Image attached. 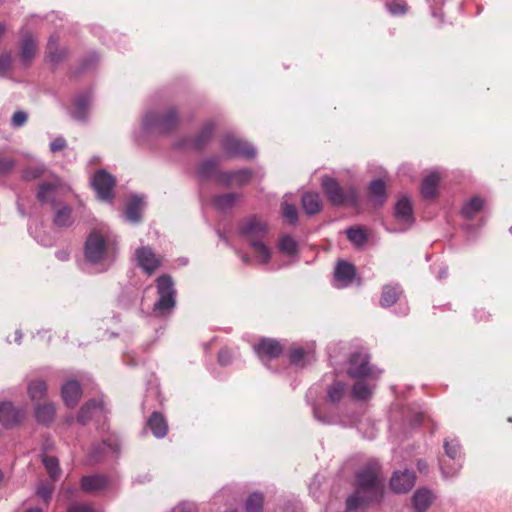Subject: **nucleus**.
<instances>
[{"label": "nucleus", "mask_w": 512, "mask_h": 512, "mask_svg": "<svg viewBox=\"0 0 512 512\" xmlns=\"http://www.w3.org/2000/svg\"><path fill=\"white\" fill-rule=\"evenodd\" d=\"M137 265L147 274L152 275L162 264V258L157 256L148 246L136 249Z\"/></svg>", "instance_id": "nucleus-12"}, {"label": "nucleus", "mask_w": 512, "mask_h": 512, "mask_svg": "<svg viewBox=\"0 0 512 512\" xmlns=\"http://www.w3.org/2000/svg\"><path fill=\"white\" fill-rule=\"evenodd\" d=\"M483 207L484 200L479 196H474L463 205L461 215L466 219H472Z\"/></svg>", "instance_id": "nucleus-32"}, {"label": "nucleus", "mask_w": 512, "mask_h": 512, "mask_svg": "<svg viewBox=\"0 0 512 512\" xmlns=\"http://www.w3.org/2000/svg\"><path fill=\"white\" fill-rule=\"evenodd\" d=\"M37 45L31 35L23 38L21 43V58L25 63H29L35 56Z\"/></svg>", "instance_id": "nucleus-36"}, {"label": "nucleus", "mask_w": 512, "mask_h": 512, "mask_svg": "<svg viewBox=\"0 0 512 512\" xmlns=\"http://www.w3.org/2000/svg\"><path fill=\"white\" fill-rule=\"evenodd\" d=\"M283 217L291 225H295L298 221V211L293 204H289L286 201L283 202Z\"/></svg>", "instance_id": "nucleus-47"}, {"label": "nucleus", "mask_w": 512, "mask_h": 512, "mask_svg": "<svg viewBox=\"0 0 512 512\" xmlns=\"http://www.w3.org/2000/svg\"><path fill=\"white\" fill-rule=\"evenodd\" d=\"M25 417L23 409L15 408L10 402H3L0 404V423L10 428L18 425Z\"/></svg>", "instance_id": "nucleus-15"}, {"label": "nucleus", "mask_w": 512, "mask_h": 512, "mask_svg": "<svg viewBox=\"0 0 512 512\" xmlns=\"http://www.w3.org/2000/svg\"><path fill=\"white\" fill-rule=\"evenodd\" d=\"M21 338H22L21 332L20 331H16V339H15V341L20 344L21 343Z\"/></svg>", "instance_id": "nucleus-61"}, {"label": "nucleus", "mask_w": 512, "mask_h": 512, "mask_svg": "<svg viewBox=\"0 0 512 512\" xmlns=\"http://www.w3.org/2000/svg\"><path fill=\"white\" fill-rule=\"evenodd\" d=\"M4 31H5V27L3 24L0 23V37L3 35Z\"/></svg>", "instance_id": "nucleus-64"}, {"label": "nucleus", "mask_w": 512, "mask_h": 512, "mask_svg": "<svg viewBox=\"0 0 512 512\" xmlns=\"http://www.w3.org/2000/svg\"><path fill=\"white\" fill-rule=\"evenodd\" d=\"M214 125L208 122L204 125L199 135L193 140L192 146L196 149H201L210 140L213 133Z\"/></svg>", "instance_id": "nucleus-40"}, {"label": "nucleus", "mask_w": 512, "mask_h": 512, "mask_svg": "<svg viewBox=\"0 0 512 512\" xmlns=\"http://www.w3.org/2000/svg\"><path fill=\"white\" fill-rule=\"evenodd\" d=\"M279 250L280 252L291 256L297 253L298 244L294 238L289 235H285L279 240Z\"/></svg>", "instance_id": "nucleus-45"}, {"label": "nucleus", "mask_w": 512, "mask_h": 512, "mask_svg": "<svg viewBox=\"0 0 512 512\" xmlns=\"http://www.w3.org/2000/svg\"><path fill=\"white\" fill-rule=\"evenodd\" d=\"M322 187L328 200L335 206L357 204L358 196L355 188L350 187L344 190L336 179L329 176L322 178Z\"/></svg>", "instance_id": "nucleus-5"}, {"label": "nucleus", "mask_w": 512, "mask_h": 512, "mask_svg": "<svg viewBox=\"0 0 512 512\" xmlns=\"http://www.w3.org/2000/svg\"><path fill=\"white\" fill-rule=\"evenodd\" d=\"M15 163L10 158H1L0 159V172L5 173L10 171L14 167Z\"/></svg>", "instance_id": "nucleus-54"}, {"label": "nucleus", "mask_w": 512, "mask_h": 512, "mask_svg": "<svg viewBox=\"0 0 512 512\" xmlns=\"http://www.w3.org/2000/svg\"><path fill=\"white\" fill-rule=\"evenodd\" d=\"M84 254L92 264L110 265L117 256L116 241L98 230H93L86 239Z\"/></svg>", "instance_id": "nucleus-3"}, {"label": "nucleus", "mask_w": 512, "mask_h": 512, "mask_svg": "<svg viewBox=\"0 0 512 512\" xmlns=\"http://www.w3.org/2000/svg\"><path fill=\"white\" fill-rule=\"evenodd\" d=\"M440 175L438 172H431L421 184V194L425 199H433L438 193Z\"/></svg>", "instance_id": "nucleus-23"}, {"label": "nucleus", "mask_w": 512, "mask_h": 512, "mask_svg": "<svg viewBox=\"0 0 512 512\" xmlns=\"http://www.w3.org/2000/svg\"><path fill=\"white\" fill-rule=\"evenodd\" d=\"M115 183V178L104 169L97 171L92 179V186L97 197L103 201L112 200Z\"/></svg>", "instance_id": "nucleus-10"}, {"label": "nucleus", "mask_w": 512, "mask_h": 512, "mask_svg": "<svg viewBox=\"0 0 512 512\" xmlns=\"http://www.w3.org/2000/svg\"><path fill=\"white\" fill-rule=\"evenodd\" d=\"M348 374L354 379H361L366 377H378L380 371L376 373L374 369L369 366V357L366 354L355 353L350 358Z\"/></svg>", "instance_id": "nucleus-11"}, {"label": "nucleus", "mask_w": 512, "mask_h": 512, "mask_svg": "<svg viewBox=\"0 0 512 512\" xmlns=\"http://www.w3.org/2000/svg\"><path fill=\"white\" fill-rule=\"evenodd\" d=\"M64 190L65 187L60 178L53 176L49 181H44L39 185L36 197L41 204H50L53 209H56L59 204L57 199Z\"/></svg>", "instance_id": "nucleus-8"}, {"label": "nucleus", "mask_w": 512, "mask_h": 512, "mask_svg": "<svg viewBox=\"0 0 512 512\" xmlns=\"http://www.w3.org/2000/svg\"><path fill=\"white\" fill-rule=\"evenodd\" d=\"M313 414H314V417H315L318 421H320V422H322V423H324V424H330V423H332V421H331V420H329L328 418L322 417V416L319 414V411H318V408H317V407H314V408H313Z\"/></svg>", "instance_id": "nucleus-57"}, {"label": "nucleus", "mask_w": 512, "mask_h": 512, "mask_svg": "<svg viewBox=\"0 0 512 512\" xmlns=\"http://www.w3.org/2000/svg\"><path fill=\"white\" fill-rule=\"evenodd\" d=\"M369 195L371 199L378 205H383L386 201V186L385 183L380 180H374L369 185Z\"/></svg>", "instance_id": "nucleus-33"}, {"label": "nucleus", "mask_w": 512, "mask_h": 512, "mask_svg": "<svg viewBox=\"0 0 512 512\" xmlns=\"http://www.w3.org/2000/svg\"><path fill=\"white\" fill-rule=\"evenodd\" d=\"M147 427L152 431L153 435L157 438H163L168 432V425L162 414L153 412L147 420Z\"/></svg>", "instance_id": "nucleus-24"}, {"label": "nucleus", "mask_w": 512, "mask_h": 512, "mask_svg": "<svg viewBox=\"0 0 512 512\" xmlns=\"http://www.w3.org/2000/svg\"><path fill=\"white\" fill-rule=\"evenodd\" d=\"M105 415V408L102 400H89L86 402L80 409L77 421L80 424L85 425L88 421H90L93 418H100L104 417Z\"/></svg>", "instance_id": "nucleus-16"}, {"label": "nucleus", "mask_w": 512, "mask_h": 512, "mask_svg": "<svg viewBox=\"0 0 512 512\" xmlns=\"http://www.w3.org/2000/svg\"><path fill=\"white\" fill-rule=\"evenodd\" d=\"M181 507H182V511L183 512H190L194 508V506L192 504H189V503H183V504H181Z\"/></svg>", "instance_id": "nucleus-58"}, {"label": "nucleus", "mask_w": 512, "mask_h": 512, "mask_svg": "<svg viewBox=\"0 0 512 512\" xmlns=\"http://www.w3.org/2000/svg\"><path fill=\"white\" fill-rule=\"evenodd\" d=\"M313 352H306L301 347L292 348L289 354V360L292 365L304 367L306 363L314 360Z\"/></svg>", "instance_id": "nucleus-31"}, {"label": "nucleus", "mask_w": 512, "mask_h": 512, "mask_svg": "<svg viewBox=\"0 0 512 512\" xmlns=\"http://www.w3.org/2000/svg\"><path fill=\"white\" fill-rule=\"evenodd\" d=\"M156 288L159 299L153 306V311L159 316L171 314L176 306V289L169 275H161L156 279Z\"/></svg>", "instance_id": "nucleus-4"}, {"label": "nucleus", "mask_w": 512, "mask_h": 512, "mask_svg": "<svg viewBox=\"0 0 512 512\" xmlns=\"http://www.w3.org/2000/svg\"><path fill=\"white\" fill-rule=\"evenodd\" d=\"M47 385L42 380L32 381L28 385V393L31 400L36 401L42 399L46 395Z\"/></svg>", "instance_id": "nucleus-41"}, {"label": "nucleus", "mask_w": 512, "mask_h": 512, "mask_svg": "<svg viewBox=\"0 0 512 512\" xmlns=\"http://www.w3.org/2000/svg\"><path fill=\"white\" fill-rule=\"evenodd\" d=\"M46 173H47L46 167L42 164H39V165H34V166L25 168L23 170L22 177L26 181H33V180H36L38 178L45 176Z\"/></svg>", "instance_id": "nucleus-44"}, {"label": "nucleus", "mask_w": 512, "mask_h": 512, "mask_svg": "<svg viewBox=\"0 0 512 512\" xmlns=\"http://www.w3.org/2000/svg\"><path fill=\"white\" fill-rule=\"evenodd\" d=\"M91 103V95L89 93L81 94L74 100L71 109V115L78 121H84L87 118V113Z\"/></svg>", "instance_id": "nucleus-21"}, {"label": "nucleus", "mask_w": 512, "mask_h": 512, "mask_svg": "<svg viewBox=\"0 0 512 512\" xmlns=\"http://www.w3.org/2000/svg\"><path fill=\"white\" fill-rule=\"evenodd\" d=\"M68 512H95L91 505L84 503H74L69 506Z\"/></svg>", "instance_id": "nucleus-50"}, {"label": "nucleus", "mask_w": 512, "mask_h": 512, "mask_svg": "<svg viewBox=\"0 0 512 512\" xmlns=\"http://www.w3.org/2000/svg\"><path fill=\"white\" fill-rule=\"evenodd\" d=\"M232 355L228 349H222L218 353V360L221 365H227L231 362Z\"/></svg>", "instance_id": "nucleus-53"}, {"label": "nucleus", "mask_w": 512, "mask_h": 512, "mask_svg": "<svg viewBox=\"0 0 512 512\" xmlns=\"http://www.w3.org/2000/svg\"><path fill=\"white\" fill-rule=\"evenodd\" d=\"M108 485V479L101 474L84 476L81 479V488L88 493H95L105 489Z\"/></svg>", "instance_id": "nucleus-20"}, {"label": "nucleus", "mask_w": 512, "mask_h": 512, "mask_svg": "<svg viewBox=\"0 0 512 512\" xmlns=\"http://www.w3.org/2000/svg\"><path fill=\"white\" fill-rule=\"evenodd\" d=\"M142 198L134 196L128 202L125 218L131 223H138L141 220Z\"/></svg>", "instance_id": "nucleus-30"}, {"label": "nucleus", "mask_w": 512, "mask_h": 512, "mask_svg": "<svg viewBox=\"0 0 512 512\" xmlns=\"http://www.w3.org/2000/svg\"><path fill=\"white\" fill-rule=\"evenodd\" d=\"M380 468L377 460L370 459L356 472L355 490L346 500L348 511L363 509L383 499L385 486Z\"/></svg>", "instance_id": "nucleus-1"}, {"label": "nucleus", "mask_w": 512, "mask_h": 512, "mask_svg": "<svg viewBox=\"0 0 512 512\" xmlns=\"http://www.w3.org/2000/svg\"><path fill=\"white\" fill-rule=\"evenodd\" d=\"M444 450L446 453V456L448 457L449 461H453V464L450 465L447 460H441L440 461V468L442 471V475L444 478H451L458 474L462 467L461 463V451H460V445L457 440H446L444 442Z\"/></svg>", "instance_id": "nucleus-7"}, {"label": "nucleus", "mask_w": 512, "mask_h": 512, "mask_svg": "<svg viewBox=\"0 0 512 512\" xmlns=\"http://www.w3.org/2000/svg\"><path fill=\"white\" fill-rule=\"evenodd\" d=\"M301 201L307 214L314 215L321 211L322 201L318 193L306 192L303 194Z\"/></svg>", "instance_id": "nucleus-27"}, {"label": "nucleus", "mask_w": 512, "mask_h": 512, "mask_svg": "<svg viewBox=\"0 0 512 512\" xmlns=\"http://www.w3.org/2000/svg\"><path fill=\"white\" fill-rule=\"evenodd\" d=\"M178 123V114L174 109L167 111L164 115H158L153 112H147L143 118V128L145 130H155L159 133L171 131Z\"/></svg>", "instance_id": "nucleus-6"}, {"label": "nucleus", "mask_w": 512, "mask_h": 512, "mask_svg": "<svg viewBox=\"0 0 512 512\" xmlns=\"http://www.w3.org/2000/svg\"><path fill=\"white\" fill-rule=\"evenodd\" d=\"M223 152L227 157H245L252 159L256 156V149L248 142L226 135L222 140Z\"/></svg>", "instance_id": "nucleus-9"}, {"label": "nucleus", "mask_w": 512, "mask_h": 512, "mask_svg": "<svg viewBox=\"0 0 512 512\" xmlns=\"http://www.w3.org/2000/svg\"><path fill=\"white\" fill-rule=\"evenodd\" d=\"M347 386L341 381H335L327 391L328 400L335 404L338 403L346 393Z\"/></svg>", "instance_id": "nucleus-39"}, {"label": "nucleus", "mask_w": 512, "mask_h": 512, "mask_svg": "<svg viewBox=\"0 0 512 512\" xmlns=\"http://www.w3.org/2000/svg\"><path fill=\"white\" fill-rule=\"evenodd\" d=\"M395 217L402 223L411 224L413 222V209L410 200L403 196L395 205Z\"/></svg>", "instance_id": "nucleus-22"}, {"label": "nucleus", "mask_w": 512, "mask_h": 512, "mask_svg": "<svg viewBox=\"0 0 512 512\" xmlns=\"http://www.w3.org/2000/svg\"><path fill=\"white\" fill-rule=\"evenodd\" d=\"M37 494L44 501H48L51 498L52 490L50 487L42 485L38 488Z\"/></svg>", "instance_id": "nucleus-55"}, {"label": "nucleus", "mask_w": 512, "mask_h": 512, "mask_svg": "<svg viewBox=\"0 0 512 512\" xmlns=\"http://www.w3.org/2000/svg\"><path fill=\"white\" fill-rule=\"evenodd\" d=\"M434 500L433 493L426 489L420 488L413 495V506L415 511L424 512L426 511Z\"/></svg>", "instance_id": "nucleus-25"}, {"label": "nucleus", "mask_w": 512, "mask_h": 512, "mask_svg": "<svg viewBox=\"0 0 512 512\" xmlns=\"http://www.w3.org/2000/svg\"><path fill=\"white\" fill-rule=\"evenodd\" d=\"M55 416V406L52 403L38 405L35 408V417L37 422L41 424L50 423Z\"/></svg>", "instance_id": "nucleus-35"}, {"label": "nucleus", "mask_w": 512, "mask_h": 512, "mask_svg": "<svg viewBox=\"0 0 512 512\" xmlns=\"http://www.w3.org/2000/svg\"><path fill=\"white\" fill-rule=\"evenodd\" d=\"M401 293L402 290L398 284L383 286L380 305L384 308L394 305L399 299Z\"/></svg>", "instance_id": "nucleus-26"}, {"label": "nucleus", "mask_w": 512, "mask_h": 512, "mask_svg": "<svg viewBox=\"0 0 512 512\" xmlns=\"http://www.w3.org/2000/svg\"><path fill=\"white\" fill-rule=\"evenodd\" d=\"M53 222L58 227H69L73 224L74 219L72 217V209L67 206L60 204L57 205Z\"/></svg>", "instance_id": "nucleus-29"}, {"label": "nucleus", "mask_w": 512, "mask_h": 512, "mask_svg": "<svg viewBox=\"0 0 512 512\" xmlns=\"http://www.w3.org/2000/svg\"><path fill=\"white\" fill-rule=\"evenodd\" d=\"M417 466H418V469H419V470H422V469H424V468H425V464H424V462H423V461H421V460H420V461H418Z\"/></svg>", "instance_id": "nucleus-62"}, {"label": "nucleus", "mask_w": 512, "mask_h": 512, "mask_svg": "<svg viewBox=\"0 0 512 512\" xmlns=\"http://www.w3.org/2000/svg\"><path fill=\"white\" fill-rule=\"evenodd\" d=\"M59 37L56 34L50 36L47 44V59L53 64L59 63L65 56L66 50L58 46Z\"/></svg>", "instance_id": "nucleus-28"}, {"label": "nucleus", "mask_w": 512, "mask_h": 512, "mask_svg": "<svg viewBox=\"0 0 512 512\" xmlns=\"http://www.w3.org/2000/svg\"><path fill=\"white\" fill-rule=\"evenodd\" d=\"M263 502H264L263 494H261L259 492L252 493L251 495H249V497L246 501V505H245L246 512H262Z\"/></svg>", "instance_id": "nucleus-43"}, {"label": "nucleus", "mask_w": 512, "mask_h": 512, "mask_svg": "<svg viewBox=\"0 0 512 512\" xmlns=\"http://www.w3.org/2000/svg\"><path fill=\"white\" fill-rule=\"evenodd\" d=\"M240 257H241L242 261H243L245 264H249V263H250V258H249V256H248V255H246V254H241V255H240Z\"/></svg>", "instance_id": "nucleus-59"}, {"label": "nucleus", "mask_w": 512, "mask_h": 512, "mask_svg": "<svg viewBox=\"0 0 512 512\" xmlns=\"http://www.w3.org/2000/svg\"><path fill=\"white\" fill-rule=\"evenodd\" d=\"M42 462H43L48 474L50 475V477L53 480L58 479V477L60 475V471H61L60 467H59L58 459L53 456L44 455L42 458Z\"/></svg>", "instance_id": "nucleus-46"}, {"label": "nucleus", "mask_w": 512, "mask_h": 512, "mask_svg": "<svg viewBox=\"0 0 512 512\" xmlns=\"http://www.w3.org/2000/svg\"><path fill=\"white\" fill-rule=\"evenodd\" d=\"M66 147V140L63 137H57L50 143L52 152L60 151Z\"/></svg>", "instance_id": "nucleus-52"}, {"label": "nucleus", "mask_w": 512, "mask_h": 512, "mask_svg": "<svg viewBox=\"0 0 512 512\" xmlns=\"http://www.w3.org/2000/svg\"><path fill=\"white\" fill-rule=\"evenodd\" d=\"M239 199L236 193H227L214 197L213 205L221 211H227L235 206Z\"/></svg>", "instance_id": "nucleus-34"}, {"label": "nucleus", "mask_w": 512, "mask_h": 512, "mask_svg": "<svg viewBox=\"0 0 512 512\" xmlns=\"http://www.w3.org/2000/svg\"><path fill=\"white\" fill-rule=\"evenodd\" d=\"M26 512H42V510L39 508H32V509L27 510Z\"/></svg>", "instance_id": "nucleus-63"}, {"label": "nucleus", "mask_w": 512, "mask_h": 512, "mask_svg": "<svg viewBox=\"0 0 512 512\" xmlns=\"http://www.w3.org/2000/svg\"><path fill=\"white\" fill-rule=\"evenodd\" d=\"M254 351L260 360L266 365L267 361L278 358L283 352V348L275 339L263 338L254 345Z\"/></svg>", "instance_id": "nucleus-13"}, {"label": "nucleus", "mask_w": 512, "mask_h": 512, "mask_svg": "<svg viewBox=\"0 0 512 512\" xmlns=\"http://www.w3.org/2000/svg\"><path fill=\"white\" fill-rule=\"evenodd\" d=\"M252 177V171L249 169H240L237 171L230 172H219L217 175V181L222 185L228 186L236 184L239 186L245 185L250 181Z\"/></svg>", "instance_id": "nucleus-17"}, {"label": "nucleus", "mask_w": 512, "mask_h": 512, "mask_svg": "<svg viewBox=\"0 0 512 512\" xmlns=\"http://www.w3.org/2000/svg\"><path fill=\"white\" fill-rule=\"evenodd\" d=\"M364 378L356 379V383L352 388V397L359 401H364L368 399L372 394V387L369 386L364 380Z\"/></svg>", "instance_id": "nucleus-38"}, {"label": "nucleus", "mask_w": 512, "mask_h": 512, "mask_svg": "<svg viewBox=\"0 0 512 512\" xmlns=\"http://www.w3.org/2000/svg\"><path fill=\"white\" fill-rule=\"evenodd\" d=\"M416 476L413 471H396L390 479V487L394 493H407L415 485Z\"/></svg>", "instance_id": "nucleus-14"}, {"label": "nucleus", "mask_w": 512, "mask_h": 512, "mask_svg": "<svg viewBox=\"0 0 512 512\" xmlns=\"http://www.w3.org/2000/svg\"><path fill=\"white\" fill-rule=\"evenodd\" d=\"M355 267L346 261H339L335 268V286L344 288L349 286L355 277Z\"/></svg>", "instance_id": "nucleus-18"}, {"label": "nucleus", "mask_w": 512, "mask_h": 512, "mask_svg": "<svg viewBox=\"0 0 512 512\" xmlns=\"http://www.w3.org/2000/svg\"><path fill=\"white\" fill-rule=\"evenodd\" d=\"M27 119L28 115L26 112L21 110L16 111L11 118V125L14 128L22 127L27 122Z\"/></svg>", "instance_id": "nucleus-48"}, {"label": "nucleus", "mask_w": 512, "mask_h": 512, "mask_svg": "<svg viewBox=\"0 0 512 512\" xmlns=\"http://www.w3.org/2000/svg\"><path fill=\"white\" fill-rule=\"evenodd\" d=\"M81 395L82 388L77 381H67L61 388V397L65 405L69 408H73L77 405Z\"/></svg>", "instance_id": "nucleus-19"}, {"label": "nucleus", "mask_w": 512, "mask_h": 512, "mask_svg": "<svg viewBox=\"0 0 512 512\" xmlns=\"http://www.w3.org/2000/svg\"><path fill=\"white\" fill-rule=\"evenodd\" d=\"M447 274H448V270H447V268H444V269H442V270L440 271V273H439V278H440V279L445 278V277H447Z\"/></svg>", "instance_id": "nucleus-60"}, {"label": "nucleus", "mask_w": 512, "mask_h": 512, "mask_svg": "<svg viewBox=\"0 0 512 512\" xmlns=\"http://www.w3.org/2000/svg\"><path fill=\"white\" fill-rule=\"evenodd\" d=\"M348 240L357 247L363 246L367 241V235L359 227H350L346 230Z\"/></svg>", "instance_id": "nucleus-42"}, {"label": "nucleus", "mask_w": 512, "mask_h": 512, "mask_svg": "<svg viewBox=\"0 0 512 512\" xmlns=\"http://www.w3.org/2000/svg\"><path fill=\"white\" fill-rule=\"evenodd\" d=\"M430 2L431 8H432V14L433 16H441L437 13L438 7L442 6L445 3V0H428Z\"/></svg>", "instance_id": "nucleus-56"}, {"label": "nucleus", "mask_w": 512, "mask_h": 512, "mask_svg": "<svg viewBox=\"0 0 512 512\" xmlns=\"http://www.w3.org/2000/svg\"><path fill=\"white\" fill-rule=\"evenodd\" d=\"M11 63L12 59L9 54L0 56V76H3L9 70Z\"/></svg>", "instance_id": "nucleus-51"}, {"label": "nucleus", "mask_w": 512, "mask_h": 512, "mask_svg": "<svg viewBox=\"0 0 512 512\" xmlns=\"http://www.w3.org/2000/svg\"><path fill=\"white\" fill-rule=\"evenodd\" d=\"M267 232V223L256 216L248 217L239 226L240 236L248 242L261 264L268 263L271 257L270 249L263 241Z\"/></svg>", "instance_id": "nucleus-2"}, {"label": "nucleus", "mask_w": 512, "mask_h": 512, "mask_svg": "<svg viewBox=\"0 0 512 512\" xmlns=\"http://www.w3.org/2000/svg\"><path fill=\"white\" fill-rule=\"evenodd\" d=\"M387 9L393 15L404 14L406 12V5L397 2H390L386 4Z\"/></svg>", "instance_id": "nucleus-49"}, {"label": "nucleus", "mask_w": 512, "mask_h": 512, "mask_svg": "<svg viewBox=\"0 0 512 512\" xmlns=\"http://www.w3.org/2000/svg\"><path fill=\"white\" fill-rule=\"evenodd\" d=\"M219 160L218 158H212L203 161L198 168V176L201 179H209L212 176H216L219 174L217 172V166H218Z\"/></svg>", "instance_id": "nucleus-37"}]
</instances>
